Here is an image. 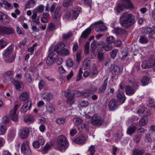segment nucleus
<instances>
[{
    "instance_id": "f257e3e1",
    "label": "nucleus",
    "mask_w": 155,
    "mask_h": 155,
    "mask_svg": "<svg viewBox=\"0 0 155 155\" xmlns=\"http://www.w3.org/2000/svg\"><path fill=\"white\" fill-rule=\"evenodd\" d=\"M119 22L123 28H128L135 23V17L130 13L124 12L120 16Z\"/></svg>"
},
{
    "instance_id": "f03ea898",
    "label": "nucleus",
    "mask_w": 155,
    "mask_h": 155,
    "mask_svg": "<svg viewBox=\"0 0 155 155\" xmlns=\"http://www.w3.org/2000/svg\"><path fill=\"white\" fill-rule=\"evenodd\" d=\"M57 143L58 146V150L60 151H64L68 146V142L63 135H60L58 137Z\"/></svg>"
},
{
    "instance_id": "7ed1b4c3",
    "label": "nucleus",
    "mask_w": 155,
    "mask_h": 155,
    "mask_svg": "<svg viewBox=\"0 0 155 155\" xmlns=\"http://www.w3.org/2000/svg\"><path fill=\"white\" fill-rule=\"evenodd\" d=\"M44 8V6L42 5H41L33 10V14L31 18L33 21L36 24H39L40 23V17L39 16H37V14L43 12Z\"/></svg>"
},
{
    "instance_id": "20e7f679",
    "label": "nucleus",
    "mask_w": 155,
    "mask_h": 155,
    "mask_svg": "<svg viewBox=\"0 0 155 155\" xmlns=\"http://www.w3.org/2000/svg\"><path fill=\"white\" fill-rule=\"evenodd\" d=\"M133 7L130 0H122L121 2L117 5L116 9L120 13L124 9H132Z\"/></svg>"
},
{
    "instance_id": "39448f33",
    "label": "nucleus",
    "mask_w": 155,
    "mask_h": 155,
    "mask_svg": "<svg viewBox=\"0 0 155 155\" xmlns=\"http://www.w3.org/2000/svg\"><path fill=\"white\" fill-rule=\"evenodd\" d=\"M14 48V45L11 44L5 50L4 52L3 53V55L5 57L7 58L6 60L9 63L13 61L15 58V56L14 55H12L11 58H10V56Z\"/></svg>"
},
{
    "instance_id": "423d86ee",
    "label": "nucleus",
    "mask_w": 155,
    "mask_h": 155,
    "mask_svg": "<svg viewBox=\"0 0 155 155\" xmlns=\"http://www.w3.org/2000/svg\"><path fill=\"white\" fill-rule=\"evenodd\" d=\"M21 151L24 155H31L32 152L27 141L24 142L21 146Z\"/></svg>"
},
{
    "instance_id": "0eeeda50",
    "label": "nucleus",
    "mask_w": 155,
    "mask_h": 155,
    "mask_svg": "<svg viewBox=\"0 0 155 155\" xmlns=\"http://www.w3.org/2000/svg\"><path fill=\"white\" fill-rule=\"evenodd\" d=\"M93 25H97L95 28V30L97 32L104 31L107 28V26L104 25V23L101 20L95 22Z\"/></svg>"
},
{
    "instance_id": "6e6552de",
    "label": "nucleus",
    "mask_w": 155,
    "mask_h": 155,
    "mask_svg": "<svg viewBox=\"0 0 155 155\" xmlns=\"http://www.w3.org/2000/svg\"><path fill=\"white\" fill-rule=\"evenodd\" d=\"M103 122L100 116L97 114L94 115L91 118V123L94 126L101 125Z\"/></svg>"
},
{
    "instance_id": "1a4fd4ad",
    "label": "nucleus",
    "mask_w": 155,
    "mask_h": 155,
    "mask_svg": "<svg viewBox=\"0 0 155 155\" xmlns=\"http://www.w3.org/2000/svg\"><path fill=\"white\" fill-rule=\"evenodd\" d=\"M137 113L139 116H143L144 117L149 116L151 114L150 110L144 107H140L137 110Z\"/></svg>"
},
{
    "instance_id": "9d476101",
    "label": "nucleus",
    "mask_w": 155,
    "mask_h": 155,
    "mask_svg": "<svg viewBox=\"0 0 155 155\" xmlns=\"http://www.w3.org/2000/svg\"><path fill=\"white\" fill-rule=\"evenodd\" d=\"M18 107V105L16 104L15 105L13 110H11L9 113V116L14 121H17L18 119V114L16 113L17 109Z\"/></svg>"
},
{
    "instance_id": "9b49d317",
    "label": "nucleus",
    "mask_w": 155,
    "mask_h": 155,
    "mask_svg": "<svg viewBox=\"0 0 155 155\" xmlns=\"http://www.w3.org/2000/svg\"><path fill=\"white\" fill-rule=\"evenodd\" d=\"M118 102L115 99H112L109 101L108 107L111 110H114L119 107Z\"/></svg>"
},
{
    "instance_id": "f8f14e48",
    "label": "nucleus",
    "mask_w": 155,
    "mask_h": 155,
    "mask_svg": "<svg viewBox=\"0 0 155 155\" xmlns=\"http://www.w3.org/2000/svg\"><path fill=\"white\" fill-rule=\"evenodd\" d=\"M29 130L27 127H23L19 130V133L20 137L22 139L26 138L28 135Z\"/></svg>"
},
{
    "instance_id": "ddd939ff",
    "label": "nucleus",
    "mask_w": 155,
    "mask_h": 155,
    "mask_svg": "<svg viewBox=\"0 0 155 155\" xmlns=\"http://www.w3.org/2000/svg\"><path fill=\"white\" fill-rule=\"evenodd\" d=\"M125 91L126 94L128 95H132L135 93L137 88H133L132 87L129 85H126L125 87Z\"/></svg>"
},
{
    "instance_id": "4468645a",
    "label": "nucleus",
    "mask_w": 155,
    "mask_h": 155,
    "mask_svg": "<svg viewBox=\"0 0 155 155\" xmlns=\"http://www.w3.org/2000/svg\"><path fill=\"white\" fill-rule=\"evenodd\" d=\"M14 84L15 88L18 91H22L24 87V84L23 82L21 81L15 80L14 82Z\"/></svg>"
},
{
    "instance_id": "2eb2a0df",
    "label": "nucleus",
    "mask_w": 155,
    "mask_h": 155,
    "mask_svg": "<svg viewBox=\"0 0 155 155\" xmlns=\"http://www.w3.org/2000/svg\"><path fill=\"white\" fill-rule=\"evenodd\" d=\"M31 106V100H28L27 102L24 104L21 109V112L25 113L27 110H30Z\"/></svg>"
},
{
    "instance_id": "dca6fc26",
    "label": "nucleus",
    "mask_w": 155,
    "mask_h": 155,
    "mask_svg": "<svg viewBox=\"0 0 155 155\" xmlns=\"http://www.w3.org/2000/svg\"><path fill=\"white\" fill-rule=\"evenodd\" d=\"M65 46V45L62 42L59 43L57 45H56L55 46L54 51L50 53L49 56L53 57V56H54L55 52L58 54V50L60 49V48L64 47Z\"/></svg>"
},
{
    "instance_id": "f3484780",
    "label": "nucleus",
    "mask_w": 155,
    "mask_h": 155,
    "mask_svg": "<svg viewBox=\"0 0 155 155\" xmlns=\"http://www.w3.org/2000/svg\"><path fill=\"white\" fill-rule=\"evenodd\" d=\"M110 71L113 74L116 75L119 73L120 70L118 66L113 64L111 65L110 68Z\"/></svg>"
},
{
    "instance_id": "a211bd4d",
    "label": "nucleus",
    "mask_w": 155,
    "mask_h": 155,
    "mask_svg": "<svg viewBox=\"0 0 155 155\" xmlns=\"http://www.w3.org/2000/svg\"><path fill=\"white\" fill-rule=\"evenodd\" d=\"M0 20L4 24L8 23L10 21L8 17L1 12H0Z\"/></svg>"
},
{
    "instance_id": "6ab92c4d",
    "label": "nucleus",
    "mask_w": 155,
    "mask_h": 155,
    "mask_svg": "<svg viewBox=\"0 0 155 155\" xmlns=\"http://www.w3.org/2000/svg\"><path fill=\"white\" fill-rule=\"evenodd\" d=\"M98 45H101L102 48H104V50L106 51H108L111 50L113 48L111 44L108 43L107 44H105L102 41H100Z\"/></svg>"
},
{
    "instance_id": "aec40b11",
    "label": "nucleus",
    "mask_w": 155,
    "mask_h": 155,
    "mask_svg": "<svg viewBox=\"0 0 155 155\" xmlns=\"http://www.w3.org/2000/svg\"><path fill=\"white\" fill-rule=\"evenodd\" d=\"M117 97L118 101L121 104L123 103L126 100V97L124 94L121 92H119L117 93Z\"/></svg>"
},
{
    "instance_id": "412c9836",
    "label": "nucleus",
    "mask_w": 155,
    "mask_h": 155,
    "mask_svg": "<svg viewBox=\"0 0 155 155\" xmlns=\"http://www.w3.org/2000/svg\"><path fill=\"white\" fill-rule=\"evenodd\" d=\"M74 94H80L81 95L86 98L88 97L91 95V93L90 92V90H88V89L86 90L83 92H80L78 91H74Z\"/></svg>"
},
{
    "instance_id": "4be33fe9",
    "label": "nucleus",
    "mask_w": 155,
    "mask_h": 155,
    "mask_svg": "<svg viewBox=\"0 0 155 155\" xmlns=\"http://www.w3.org/2000/svg\"><path fill=\"white\" fill-rule=\"evenodd\" d=\"M36 4L35 0H29L25 5V8H31L34 7Z\"/></svg>"
},
{
    "instance_id": "5701e85b",
    "label": "nucleus",
    "mask_w": 155,
    "mask_h": 155,
    "mask_svg": "<svg viewBox=\"0 0 155 155\" xmlns=\"http://www.w3.org/2000/svg\"><path fill=\"white\" fill-rule=\"evenodd\" d=\"M61 48L58 51V54L62 55L67 56L69 55V51L67 48Z\"/></svg>"
},
{
    "instance_id": "b1692460",
    "label": "nucleus",
    "mask_w": 155,
    "mask_h": 155,
    "mask_svg": "<svg viewBox=\"0 0 155 155\" xmlns=\"http://www.w3.org/2000/svg\"><path fill=\"white\" fill-rule=\"evenodd\" d=\"M86 141V139L84 136H80L75 138V142L77 144H80L84 143Z\"/></svg>"
},
{
    "instance_id": "393cba45",
    "label": "nucleus",
    "mask_w": 155,
    "mask_h": 155,
    "mask_svg": "<svg viewBox=\"0 0 155 155\" xmlns=\"http://www.w3.org/2000/svg\"><path fill=\"white\" fill-rule=\"evenodd\" d=\"M148 64L151 68H153L155 65V56L151 55L148 59Z\"/></svg>"
},
{
    "instance_id": "a878e982",
    "label": "nucleus",
    "mask_w": 155,
    "mask_h": 155,
    "mask_svg": "<svg viewBox=\"0 0 155 155\" xmlns=\"http://www.w3.org/2000/svg\"><path fill=\"white\" fill-rule=\"evenodd\" d=\"M137 129V127L134 126L129 127L127 130V133L130 135H131L134 133Z\"/></svg>"
},
{
    "instance_id": "bb28decb",
    "label": "nucleus",
    "mask_w": 155,
    "mask_h": 155,
    "mask_svg": "<svg viewBox=\"0 0 155 155\" xmlns=\"http://www.w3.org/2000/svg\"><path fill=\"white\" fill-rule=\"evenodd\" d=\"M2 2L4 6V8L7 10H9L13 8V6L10 3L8 2L7 1L2 0Z\"/></svg>"
},
{
    "instance_id": "cd10ccee",
    "label": "nucleus",
    "mask_w": 155,
    "mask_h": 155,
    "mask_svg": "<svg viewBox=\"0 0 155 155\" xmlns=\"http://www.w3.org/2000/svg\"><path fill=\"white\" fill-rule=\"evenodd\" d=\"M43 98L44 100L46 101H49L51 100L53 97V95L49 93H45L43 95Z\"/></svg>"
},
{
    "instance_id": "c85d7f7f",
    "label": "nucleus",
    "mask_w": 155,
    "mask_h": 155,
    "mask_svg": "<svg viewBox=\"0 0 155 155\" xmlns=\"http://www.w3.org/2000/svg\"><path fill=\"white\" fill-rule=\"evenodd\" d=\"M107 79H105L104 82V83L102 86L99 88L98 92L99 93H103L105 90L107 85Z\"/></svg>"
},
{
    "instance_id": "c756f323",
    "label": "nucleus",
    "mask_w": 155,
    "mask_h": 155,
    "mask_svg": "<svg viewBox=\"0 0 155 155\" xmlns=\"http://www.w3.org/2000/svg\"><path fill=\"white\" fill-rule=\"evenodd\" d=\"M24 120L25 122H33L35 120L33 115H28L25 117Z\"/></svg>"
},
{
    "instance_id": "7c9ffc66",
    "label": "nucleus",
    "mask_w": 155,
    "mask_h": 155,
    "mask_svg": "<svg viewBox=\"0 0 155 155\" xmlns=\"http://www.w3.org/2000/svg\"><path fill=\"white\" fill-rule=\"evenodd\" d=\"M153 31L152 29L150 28H147L144 30V32L148 35V37L150 39L152 38L153 34H152V33L153 32Z\"/></svg>"
},
{
    "instance_id": "2f4dec72",
    "label": "nucleus",
    "mask_w": 155,
    "mask_h": 155,
    "mask_svg": "<svg viewBox=\"0 0 155 155\" xmlns=\"http://www.w3.org/2000/svg\"><path fill=\"white\" fill-rule=\"evenodd\" d=\"M28 98V94L26 92H23L20 95L19 98L22 101L26 100Z\"/></svg>"
},
{
    "instance_id": "473e14b6",
    "label": "nucleus",
    "mask_w": 155,
    "mask_h": 155,
    "mask_svg": "<svg viewBox=\"0 0 155 155\" xmlns=\"http://www.w3.org/2000/svg\"><path fill=\"white\" fill-rule=\"evenodd\" d=\"M145 153V151L143 149H134L133 150L134 155H143Z\"/></svg>"
},
{
    "instance_id": "72a5a7b5",
    "label": "nucleus",
    "mask_w": 155,
    "mask_h": 155,
    "mask_svg": "<svg viewBox=\"0 0 155 155\" xmlns=\"http://www.w3.org/2000/svg\"><path fill=\"white\" fill-rule=\"evenodd\" d=\"M91 62L89 58H86L83 63V67L84 70L88 68L90 66Z\"/></svg>"
},
{
    "instance_id": "f704fd0d",
    "label": "nucleus",
    "mask_w": 155,
    "mask_h": 155,
    "mask_svg": "<svg viewBox=\"0 0 155 155\" xmlns=\"http://www.w3.org/2000/svg\"><path fill=\"white\" fill-rule=\"evenodd\" d=\"M91 29L90 28H88L84 30L82 33L81 37L84 38H86L89 35L91 32Z\"/></svg>"
},
{
    "instance_id": "c9c22d12",
    "label": "nucleus",
    "mask_w": 155,
    "mask_h": 155,
    "mask_svg": "<svg viewBox=\"0 0 155 155\" xmlns=\"http://www.w3.org/2000/svg\"><path fill=\"white\" fill-rule=\"evenodd\" d=\"M5 35H9L14 33L13 29L11 27L5 26Z\"/></svg>"
},
{
    "instance_id": "e433bc0d",
    "label": "nucleus",
    "mask_w": 155,
    "mask_h": 155,
    "mask_svg": "<svg viewBox=\"0 0 155 155\" xmlns=\"http://www.w3.org/2000/svg\"><path fill=\"white\" fill-rule=\"evenodd\" d=\"M74 0H64L63 5L64 7H68L72 5Z\"/></svg>"
},
{
    "instance_id": "4c0bfd02",
    "label": "nucleus",
    "mask_w": 155,
    "mask_h": 155,
    "mask_svg": "<svg viewBox=\"0 0 155 155\" xmlns=\"http://www.w3.org/2000/svg\"><path fill=\"white\" fill-rule=\"evenodd\" d=\"M149 80V79L148 77L144 76L141 79V82L142 84L144 86L148 84Z\"/></svg>"
},
{
    "instance_id": "58836bf2",
    "label": "nucleus",
    "mask_w": 155,
    "mask_h": 155,
    "mask_svg": "<svg viewBox=\"0 0 155 155\" xmlns=\"http://www.w3.org/2000/svg\"><path fill=\"white\" fill-rule=\"evenodd\" d=\"M83 120L79 117H74L73 119V121L74 122V125L78 126L83 122Z\"/></svg>"
},
{
    "instance_id": "ea45409f",
    "label": "nucleus",
    "mask_w": 155,
    "mask_h": 155,
    "mask_svg": "<svg viewBox=\"0 0 155 155\" xmlns=\"http://www.w3.org/2000/svg\"><path fill=\"white\" fill-rule=\"evenodd\" d=\"M54 15L61 16L62 15L61 11V6H58L56 9Z\"/></svg>"
},
{
    "instance_id": "a19ab883",
    "label": "nucleus",
    "mask_w": 155,
    "mask_h": 155,
    "mask_svg": "<svg viewBox=\"0 0 155 155\" xmlns=\"http://www.w3.org/2000/svg\"><path fill=\"white\" fill-rule=\"evenodd\" d=\"M24 76L27 81L31 83L32 81V79L31 75L28 72H26L24 75Z\"/></svg>"
},
{
    "instance_id": "79ce46f5",
    "label": "nucleus",
    "mask_w": 155,
    "mask_h": 155,
    "mask_svg": "<svg viewBox=\"0 0 155 155\" xmlns=\"http://www.w3.org/2000/svg\"><path fill=\"white\" fill-rule=\"evenodd\" d=\"M114 33L116 34H122L125 32V30L119 28H116L114 29Z\"/></svg>"
},
{
    "instance_id": "37998d69",
    "label": "nucleus",
    "mask_w": 155,
    "mask_h": 155,
    "mask_svg": "<svg viewBox=\"0 0 155 155\" xmlns=\"http://www.w3.org/2000/svg\"><path fill=\"white\" fill-rule=\"evenodd\" d=\"M54 58H53V57L49 56L46 60V64L50 66L54 63Z\"/></svg>"
},
{
    "instance_id": "c03bdc74",
    "label": "nucleus",
    "mask_w": 155,
    "mask_h": 155,
    "mask_svg": "<svg viewBox=\"0 0 155 155\" xmlns=\"http://www.w3.org/2000/svg\"><path fill=\"white\" fill-rule=\"evenodd\" d=\"M7 45V40L5 38L0 40V49L4 48Z\"/></svg>"
},
{
    "instance_id": "a18cd8bd",
    "label": "nucleus",
    "mask_w": 155,
    "mask_h": 155,
    "mask_svg": "<svg viewBox=\"0 0 155 155\" xmlns=\"http://www.w3.org/2000/svg\"><path fill=\"white\" fill-rule=\"evenodd\" d=\"M148 120L142 117L140 119L139 122V125L141 126H143L145 125L147 123Z\"/></svg>"
},
{
    "instance_id": "49530a36",
    "label": "nucleus",
    "mask_w": 155,
    "mask_h": 155,
    "mask_svg": "<svg viewBox=\"0 0 155 155\" xmlns=\"http://www.w3.org/2000/svg\"><path fill=\"white\" fill-rule=\"evenodd\" d=\"M61 16L54 15L53 17V20L54 22L60 24Z\"/></svg>"
},
{
    "instance_id": "de8ad7c7",
    "label": "nucleus",
    "mask_w": 155,
    "mask_h": 155,
    "mask_svg": "<svg viewBox=\"0 0 155 155\" xmlns=\"http://www.w3.org/2000/svg\"><path fill=\"white\" fill-rule=\"evenodd\" d=\"M139 42L142 44L147 43L148 42V40L147 38L143 36H140L139 40Z\"/></svg>"
},
{
    "instance_id": "09e8293b",
    "label": "nucleus",
    "mask_w": 155,
    "mask_h": 155,
    "mask_svg": "<svg viewBox=\"0 0 155 155\" xmlns=\"http://www.w3.org/2000/svg\"><path fill=\"white\" fill-rule=\"evenodd\" d=\"M115 39L113 36H110L106 38V41L108 43L111 44L115 42Z\"/></svg>"
},
{
    "instance_id": "8fccbe9b",
    "label": "nucleus",
    "mask_w": 155,
    "mask_h": 155,
    "mask_svg": "<svg viewBox=\"0 0 155 155\" xmlns=\"http://www.w3.org/2000/svg\"><path fill=\"white\" fill-rule=\"evenodd\" d=\"M97 42L94 41L91 44V50L92 52L94 53L96 49Z\"/></svg>"
},
{
    "instance_id": "3c124183",
    "label": "nucleus",
    "mask_w": 155,
    "mask_h": 155,
    "mask_svg": "<svg viewBox=\"0 0 155 155\" xmlns=\"http://www.w3.org/2000/svg\"><path fill=\"white\" fill-rule=\"evenodd\" d=\"M83 72L82 71V69L81 68L79 69L78 73V76L77 77L76 80L77 81H80L82 78V74Z\"/></svg>"
},
{
    "instance_id": "603ef678",
    "label": "nucleus",
    "mask_w": 155,
    "mask_h": 155,
    "mask_svg": "<svg viewBox=\"0 0 155 155\" xmlns=\"http://www.w3.org/2000/svg\"><path fill=\"white\" fill-rule=\"evenodd\" d=\"M141 67L143 69L150 68H151L149 66V64H148L146 61H143L141 64Z\"/></svg>"
},
{
    "instance_id": "864d4df0",
    "label": "nucleus",
    "mask_w": 155,
    "mask_h": 155,
    "mask_svg": "<svg viewBox=\"0 0 155 155\" xmlns=\"http://www.w3.org/2000/svg\"><path fill=\"white\" fill-rule=\"evenodd\" d=\"M72 14L73 18L76 19L79 14V11L77 9H75L72 11Z\"/></svg>"
},
{
    "instance_id": "5fc2aeb1",
    "label": "nucleus",
    "mask_w": 155,
    "mask_h": 155,
    "mask_svg": "<svg viewBox=\"0 0 155 155\" xmlns=\"http://www.w3.org/2000/svg\"><path fill=\"white\" fill-rule=\"evenodd\" d=\"M141 135V134H138L136 135L133 139L134 141L136 143H138L140 140Z\"/></svg>"
},
{
    "instance_id": "6e6d98bb",
    "label": "nucleus",
    "mask_w": 155,
    "mask_h": 155,
    "mask_svg": "<svg viewBox=\"0 0 155 155\" xmlns=\"http://www.w3.org/2000/svg\"><path fill=\"white\" fill-rule=\"evenodd\" d=\"M79 104L82 107H85L88 106L89 104V103L87 101L83 100L79 102Z\"/></svg>"
},
{
    "instance_id": "4d7b16f0",
    "label": "nucleus",
    "mask_w": 155,
    "mask_h": 155,
    "mask_svg": "<svg viewBox=\"0 0 155 155\" xmlns=\"http://www.w3.org/2000/svg\"><path fill=\"white\" fill-rule=\"evenodd\" d=\"M56 122L59 124H63L65 122V119L63 118H60L56 120Z\"/></svg>"
},
{
    "instance_id": "13d9d810",
    "label": "nucleus",
    "mask_w": 155,
    "mask_h": 155,
    "mask_svg": "<svg viewBox=\"0 0 155 155\" xmlns=\"http://www.w3.org/2000/svg\"><path fill=\"white\" fill-rule=\"evenodd\" d=\"M55 29V25L53 23H50L48 27L47 30L49 31H52Z\"/></svg>"
},
{
    "instance_id": "bf43d9fd",
    "label": "nucleus",
    "mask_w": 155,
    "mask_h": 155,
    "mask_svg": "<svg viewBox=\"0 0 155 155\" xmlns=\"http://www.w3.org/2000/svg\"><path fill=\"white\" fill-rule=\"evenodd\" d=\"M6 127L5 125H1L0 126V135H2L5 133Z\"/></svg>"
},
{
    "instance_id": "052dcab7",
    "label": "nucleus",
    "mask_w": 155,
    "mask_h": 155,
    "mask_svg": "<svg viewBox=\"0 0 155 155\" xmlns=\"http://www.w3.org/2000/svg\"><path fill=\"white\" fill-rule=\"evenodd\" d=\"M98 74L97 71V69L94 67L91 71V74L94 77H95Z\"/></svg>"
},
{
    "instance_id": "680f3d73",
    "label": "nucleus",
    "mask_w": 155,
    "mask_h": 155,
    "mask_svg": "<svg viewBox=\"0 0 155 155\" xmlns=\"http://www.w3.org/2000/svg\"><path fill=\"white\" fill-rule=\"evenodd\" d=\"M74 97L72 96H69L66 101L68 104H71L74 103Z\"/></svg>"
},
{
    "instance_id": "e2e57ef3",
    "label": "nucleus",
    "mask_w": 155,
    "mask_h": 155,
    "mask_svg": "<svg viewBox=\"0 0 155 155\" xmlns=\"http://www.w3.org/2000/svg\"><path fill=\"white\" fill-rule=\"evenodd\" d=\"M72 32L69 31L67 33L64 34L62 35V38L63 39H67L71 37L72 35Z\"/></svg>"
},
{
    "instance_id": "0e129e2a",
    "label": "nucleus",
    "mask_w": 155,
    "mask_h": 155,
    "mask_svg": "<svg viewBox=\"0 0 155 155\" xmlns=\"http://www.w3.org/2000/svg\"><path fill=\"white\" fill-rule=\"evenodd\" d=\"M89 43L86 42L84 47V51L86 54H88L89 52Z\"/></svg>"
},
{
    "instance_id": "69168bd1",
    "label": "nucleus",
    "mask_w": 155,
    "mask_h": 155,
    "mask_svg": "<svg viewBox=\"0 0 155 155\" xmlns=\"http://www.w3.org/2000/svg\"><path fill=\"white\" fill-rule=\"evenodd\" d=\"M66 65L69 67H72L73 64V62L71 59H68L66 61Z\"/></svg>"
},
{
    "instance_id": "338daca9",
    "label": "nucleus",
    "mask_w": 155,
    "mask_h": 155,
    "mask_svg": "<svg viewBox=\"0 0 155 155\" xmlns=\"http://www.w3.org/2000/svg\"><path fill=\"white\" fill-rule=\"evenodd\" d=\"M95 146L91 145L89 148L88 150V151L90 152V154L91 155H93L95 152Z\"/></svg>"
},
{
    "instance_id": "774afa93",
    "label": "nucleus",
    "mask_w": 155,
    "mask_h": 155,
    "mask_svg": "<svg viewBox=\"0 0 155 155\" xmlns=\"http://www.w3.org/2000/svg\"><path fill=\"white\" fill-rule=\"evenodd\" d=\"M47 111L50 114L54 113L55 111L54 109L51 106L47 107Z\"/></svg>"
}]
</instances>
